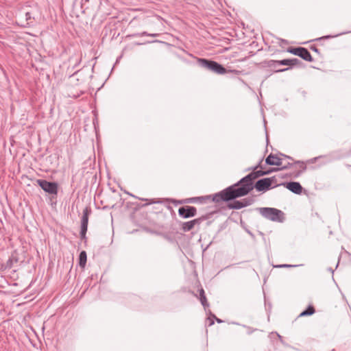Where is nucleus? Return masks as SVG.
Instances as JSON below:
<instances>
[{
    "label": "nucleus",
    "instance_id": "32",
    "mask_svg": "<svg viewBox=\"0 0 351 351\" xmlns=\"http://www.w3.org/2000/svg\"><path fill=\"white\" fill-rule=\"evenodd\" d=\"M243 327L245 328H246V332L248 334V335H250L252 332V330L250 329V327H246L245 326L243 325Z\"/></svg>",
    "mask_w": 351,
    "mask_h": 351
},
{
    "label": "nucleus",
    "instance_id": "11",
    "mask_svg": "<svg viewBox=\"0 0 351 351\" xmlns=\"http://www.w3.org/2000/svg\"><path fill=\"white\" fill-rule=\"evenodd\" d=\"M206 219V218L205 217H202L189 221L184 222L182 223V228L184 232L190 231L195 226H199L202 223V221H203Z\"/></svg>",
    "mask_w": 351,
    "mask_h": 351
},
{
    "label": "nucleus",
    "instance_id": "2",
    "mask_svg": "<svg viewBox=\"0 0 351 351\" xmlns=\"http://www.w3.org/2000/svg\"><path fill=\"white\" fill-rule=\"evenodd\" d=\"M239 197H241V179L235 184L215 193L213 197V201L217 203L220 202H228Z\"/></svg>",
    "mask_w": 351,
    "mask_h": 351
},
{
    "label": "nucleus",
    "instance_id": "19",
    "mask_svg": "<svg viewBox=\"0 0 351 351\" xmlns=\"http://www.w3.org/2000/svg\"><path fill=\"white\" fill-rule=\"evenodd\" d=\"M199 300H200L202 304L203 305V306L204 307V308L206 309V307L208 306V303L207 302V300H206L205 293H204V291L203 289H201L199 290Z\"/></svg>",
    "mask_w": 351,
    "mask_h": 351
},
{
    "label": "nucleus",
    "instance_id": "25",
    "mask_svg": "<svg viewBox=\"0 0 351 351\" xmlns=\"http://www.w3.org/2000/svg\"><path fill=\"white\" fill-rule=\"evenodd\" d=\"M276 335V336H277V337L279 339V340L280 341V342H281L282 343H284V341H283V339H282V337L280 335H279L278 332H271V333L269 334V337L270 338H271L272 335Z\"/></svg>",
    "mask_w": 351,
    "mask_h": 351
},
{
    "label": "nucleus",
    "instance_id": "7",
    "mask_svg": "<svg viewBox=\"0 0 351 351\" xmlns=\"http://www.w3.org/2000/svg\"><path fill=\"white\" fill-rule=\"evenodd\" d=\"M90 213V210L86 207L83 210V215L81 220V231L80 235L82 239L86 238V234L88 229V216Z\"/></svg>",
    "mask_w": 351,
    "mask_h": 351
},
{
    "label": "nucleus",
    "instance_id": "23",
    "mask_svg": "<svg viewBox=\"0 0 351 351\" xmlns=\"http://www.w3.org/2000/svg\"><path fill=\"white\" fill-rule=\"evenodd\" d=\"M229 208H236V209H239V208H241V202H239V201H237L235 202L233 204H230L228 205Z\"/></svg>",
    "mask_w": 351,
    "mask_h": 351
},
{
    "label": "nucleus",
    "instance_id": "24",
    "mask_svg": "<svg viewBox=\"0 0 351 351\" xmlns=\"http://www.w3.org/2000/svg\"><path fill=\"white\" fill-rule=\"evenodd\" d=\"M136 36H147L151 37H157L158 36V34H149L147 32H143L141 33L137 34Z\"/></svg>",
    "mask_w": 351,
    "mask_h": 351
},
{
    "label": "nucleus",
    "instance_id": "22",
    "mask_svg": "<svg viewBox=\"0 0 351 351\" xmlns=\"http://www.w3.org/2000/svg\"><path fill=\"white\" fill-rule=\"evenodd\" d=\"M254 202V199L251 198H243V208L246 207Z\"/></svg>",
    "mask_w": 351,
    "mask_h": 351
},
{
    "label": "nucleus",
    "instance_id": "16",
    "mask_svg": "<svg viewBox=\"0 0 351 351\" xmlns=\"http://www.w3.org/2000/svg\"><path fill=\"white\" fill-rule=\"evenodd\" d=\"M315 308L310 305L307 307V308L302 312H301L299 315V317H305L308 315H312L315 313Z\"/></svg>",
    "mask_w": 351,
    "mask_h": 351
},
{
    "label": "nucleus",
    "instance_id": "3",
    "mask_svg": "<svg viewBox=\"0 0 351 351\" xmlns=\"http://www.w3.org/2000/svg\"><path fill=\"white\" fill-rule=\"evenodd\" d=\"M260 214L265 219L272 221L282 222L284 213L282 210L275 208L263 207L258 208Z\"/></svg>",
    "mask_w": 351,
    "mask_h": 351
},
{
    "label": "nucleus",
    "instance_id": "9",
    "mask_svg": "<svg viewBox=\"0 0 351 351\" xmlns=\"http://www.w3.org/2000/svg\"><path fill=\"white\" fill-rule=\"evenodd\" d=\"M247 32H243V40H244L245 37V34ZM247 41L243 40V52L247 51L248 53H250V56H252L255 53V51H258L260 49L258 48L257 42L252 40L249 45H246Z\"/></svg>",
    "mask_w": 351,
    "mask_h": 351
},
{
    "label": "nucleus",
    "instance_id": "41",
    "mask_svg": "<svg viewBox=\"0 0 351 351\" xmlns=\"http://www.w3.org/2000/svg\"><path fill=\"white\" fill-rule=\"evenodd\" d=\"M300 173L301 172H298L296 176H298L300 174Z\"/></svg>",
    "mask_w": 351,
    "mask_h": 351
},
{
    "label": "nucleus",
    "instance_id": "13",
    "mask_svg": "<svg viewBox=\"0 0 351 351\" xmlns=\"http://www.w3.org/2000/svg\"><path fill=\"white\" fill-rule=\"evenodd\" d=\"M265 162L268 165L280 166L282 165V158L270 154L265 159Z\"/></svg>",
    "mask_w": 351,
    "mask_h": 351
},
{
    "label": "nucleus",
    "instance_id": "39",
    "mask_svg": "<svg viewBox=\"0 0 351 351\" xmlns=\"http://www.w3.org/2000/svg\"><path fill=\"white\" fill-rule=\"evenodd\" d=\"M281 41H282V42H284V43H287V40H284V39H281Z\"/></svg>",
    "mask_w": 351,
    "mask_h": 351
},
{
    "label": "nucleus",
    "instance_id": "36",
    "mask_svg": "<svg viewBox=\"0 0 351 351\" xmlns=\"http://www.w3.org/2000/svg\"><path fill=\"white\" fill-rule=\"evenodd\" d=\"M245 231L249 234H250L252 237H254V235L252 234V233L247 229H245Z\"/></svg>",
    "mask_w": 351,
    "mask_h": 351
},
{
    "label": "nucleus",
    "instance_id": "18",
    "mask_svg": "<svg viewBox=\"0 0 351 351\" xmlns=\"http://www.w3.org/2000/svg\"><path fill=\"white\" fill-rule=\"evenodd\" d=\"M199 300H200L202 304L203 305V306L204 307V308L206 309V307L208 306V303L207 302V300H206L205 293H204V291L203 289H201L199 290Z\"/></svg>",
    "mask_w": 351,
    "mask_h": 351
},
{
    "label": "nucleus",
    "instance_id": "14",
    "mask_svg": "<svg viewBox=\"0 0 351 351\" xmlns=\"http://www.w3.org/2000/svg\"><path fill=\"white\" fill-rule=\"evenodd\" d=\"M278 65L289 66H291L290 59H284L281 60H271L269 62V66H274L277 68Z\"/></svg>",
    "mask_w": 351,
    "mask_h": 351
},
{
    "label": "nucleus",
    "instance_id": "34",
    "mask_svg": "<svg viewBox=\"0 0 351 351\" xmlns=\"http://www.w3.org/2000/svg\"><path fill=\"white\" fill-rule=\"evenodd\" d=\"M212 317H213L214 319H215L218 323H221V322H222V320H221V319H219V318H217V317H216V316H215V315H212Z\"/></svg>",
    "mask_w": 351,
    "mask_h": 351
},
{
    "label": "nucleus",
    "instance_id": "10",
    "mask_svg": "<svg viewBox=\"0 0 351 351\" xmlns=\"http://www.w3.org/2000/svg\"><path fill=\"white\" fill-rule=\"evenodd\" d=\"M196 208L193 206H185L178 209V214L183 218H189L196 215Z\"/></svg>",
    "mask_w": 351,
    "mask_h": 351
},
{
    "label": "nucleus",
    "instance_id": "35",
    "mask_svg": "<svg viewBox=\"0 0 351 351\" xmlns=\"http://www.w3.org/2000/svg\"><path fill=\"white\" fill-rule=\"evenodd\" d=\"M208 319L210 321L209 326H212L214 324L213 319L210 317L208 318Z\"/></svg>",
    "mask_w": 351,
    "mask_h": 351
},
{
    "label": "nucleus",
    "instance_id": "20",
    "mask_svg": "<svg viewBox=\"0 0 351 351\" xmlns=\"http://www.w3.org/2000/svg\"><path fill=\"white\" fill-rule=\"evenodd\" d=\"M349 32H348V33H349ZM347 32H342V33L337 34L336 35H326V36H324L315 38V39L313 40L312 41L321 40H327V39H330V38H336V37H338V36H341L343 34H345Z\"/></svg>",
    "mask_w": 351,
    "mask_h": 351
},
{
    "label": "nucleus",
    "instance_id": "42",
    "mask_svg": "<svg viewBox=\"0 0 351 351\" xmlns=\"http://www.w3.org/2000/svg\"><path fill=\"white\" fill-rule=\"evenodd\" d=\"M242 25H243V29H244L245 27H244V23H242Z\"/></svg>",
    "mask_w": 351,
    "mask_h": 351
},
{
    "label": "nucleus",
    "instance_id": "27",
    "mask_svg": "<svg viewBox=\"0 0 351 351\" xmlns=\"http://www.w3.org/2000/svg\"><path fill=\"white\" fill-rule=\"evenodd\" d=\"M298 265H288V264H283V265H277L276 266V267H280V268H287V267H298Z\"/></svg>",
    "mask_w": 351,
    "mask_h": 351
},
{
    "label": "nucleus",
    "instance_id": "5",
    "mask_svg": "<svg viewBox=\"0 0 351 351\" xmlns=\"http://www.w3.org/2000/svg\"><path fill=\"white\" fill-rule=\"evenodd\" d=\"M289 53L298 56L308 62H313V59L307 49L302 47H289L287 49Z\"/></svg>",
    "mask_w": 351,
    "mask_h": 351
},
{
    "label": "nucleus",
    "instance_id": "21",
    "mask_svg": "<svg viewBox=\"0 0 351 351\" xmlns=\"http://www.w3.org/2000/svg\"><path fill=\"white\" fill-rule=\"evenodd\" d=\"M267 178L269 179V180H270L269 185H270V186H272V189L276 188L280 185H282V184L278 183V179H277L276 176H272V177Z\"/></svg>",
    "mask_w": 351,
    "mask_h": 351
},
{
    "label": "nucleus",
    "instance_id": "15",
    "mask_svg": "<svg viewBox=\"0 0 351 351\" xmlns=\"http://www.w3.org/2000/svg\"><path fill=\"white\" fill-rule=\"evenodd\" d=\"M295 164L300 165V167L302 169V171H304L306 170V166L305 165V164L303 162H301L300 160L295 161L294 163L287 162V165L282 167L280 169H281V170L282 169H287L291 168Z\"/></svg>",
    "mask_w": 351,
    "mask_h": 351
},
{
    "label": "nucleus",
    "instance_id": "38",
    "mask_svg": "<svg viewBox=\"0 0 351 351\" xmlns=\"http://www.w3.org/2000/svg\"><path fill=\"white\" fill-rule=\"evenodd\" d=\"M328 269H329V271H331L332 273L334 272V271L331 268H329Z\"/></svg>",
    "mask_w": 351,
    "mask_h": 351
},
{
    "label": "nucleus",
    "instance_id": "31",
    "mask_svg": "<svg viewBox=\"0 0 351 351\" xmlns=\"http://www.w3.org/2000/svg\"><path fill=\"white\" fill-rule=\"evenodd\" d=\"M25 18H26V21H29L32 19L31 13H29V12H27V13L25 14Z\"/></svg>",
    "mask_w": 351,
    "mask_h": 351
},
{
    "label": "nucleus",
    "instance_id": "29",
    "mask_svg": "<svg viewBox=\"0 0 351 351\" xmlns=\"http://www.w3.org/2000/svg\"><path fill=\"white\" fill-rule=\"evenodd\" d=\"M247 32H249V35H247V37H250V38H255V34H254V30H250V31H248Z\"/></svg>",
    "mask_w": 351,
    "mask_h": 351
},
{
    "label": "nucleus",
    "instance_id": "30",
    "mask_svg": "<svg viewBox=\"0 0 351 351\" xmlns=\"http://www.w3.org/2000/svg\"><path fill=\"white\" fill-rule=\"evenodd\" d=\"M311 49L313 51H315L317 53H319V50L317 49V47L315 45H313L311 47Z\"/></svg>",
    "mask_w": 351,
    "mask_h": 351
},
{
    "label": "nucleus",
    "instance_id": "4",
    "mask_svg": "<svg viewBox=\"0 0 351 351\" xmlns=\"http://www.w3.org/2000/svg\"><path fill=\"white\" fill-rule=\"evenodd\" d=\"M198 64L208 71H212L217 74H223L226 73V69L220 64L215 61L204 59L197 58Z\"/></svg>",
    "mask_w": 351,
    "mask_h": 351
},
{
    "label": "nucleus",
    "instance_id": "1",
    "mask_svg": "<svg viewBox=\"0 0 351 351\" xmlns=\"http://www.w3.org/2000/svg\"><path fill=\"white\" fill-rule=\"evenodd\" d=\"M263 158L259 160L257 165L254 167H249L245 170V171H249L252 170L249 174L243 177V196L247 195L251 191L253 190V181L256 180L261 176L269 175L272 172L278 171L281 170L280 168H269L266 171H263L262 167Z\"/></svg>",
    "mask_w": 351,
    "mask_h": 351
},
{
    "label": "nucleus",
    "instance_id": "6",
    "mask_svg": "<svg viewBox=\"0 0 351 351\" xmlns=\"http://www.w3.org/2000/svg\"><path fill=\"white\" fill-rule=\"evenodd\" d=\"M37 183L45 192L51 195H56L58 193V186L56 182H48L45 180H37Z\"/></svg>",
    "mask_w": 351,
    "mask_h": 351
},
{
    "label": "nucleus",
    "instance_id": "28",
    "mask_svg": "<svg viewBox=\"0 0 351 351\" xmlns=\"http://www.w3.org/2000/svg\"><path fill=\"white\" fill-rule=\"evenodd\" d=\"M196 199H200V197H197V198H195V197L189 198V199H186L184 201V202H186V203H193V202H195Z\"/></svg>",
    "mask_w": 351,
    "mask_h": 351
},
{
    "label": "nucleus",
    "instance_id": "37",
    "mask_svg": "<svg viewBox=\"0 0 351 351\" xmlns=\"http://www.w3.org/2000/svg\"><path fill=\"white\" fill-rule=\"evenodd\" d=\"M281 155H282V156H284V157H285V158H289V159H290V160H292V158H291V157H290V156H286V155H285V154H281Z\"/></svg>",
    "mask_w": 351,
    "mask_h": 351
},
{
    "label": "nucleus",
    "instance_id": "8",
    "mask_svg": "<svg viewBox=\"0 0 351 351\" xmlns=\"http://www.w3.org/2000/svg\"><path fill=\"white\" fill-rule=\"evenodd\" d=\"M269 179L267 178L258 180L255 184L253 183V189L255 188L259 192H265L272 189L269 185Z\"/></svg>",
    "mask_w": 351,
    "mask_h": 351
},
{
    "label": "nucleus",
    "instance_id": "17",
    "mask_svg": "<svg viewBox=\"0 0 351 351\" xmlns=\"http://www.w3.org/2000/svg\"><path fill=\"white\" fill-rule=\"evenodd\" d=\"M86 253L85 251H82L79 256V265L82 267H84L86 263Z\"/></svg>",
    "mask_w": 351,
    "mask_h": 351
},
{
    "label": "nucleus",
    "instance_id": "40",
    "mask_svg": "<svg viewBox=\"0 0 351 351\" xmlns=\"http://www.w3.org/2000/svg\"><path fill=\"white\" fill-rule=\"evenodd\" d=\"M82 2H86V1H88V0H81Z\"/></svg>",
    "mask_w": 351,
    "mask_h": 351
},
{
    "label": "nucleus",
    "instance_id": "33",
    "mask_svg": "<svg viewBox=\"0 0 351 351\" xmlns=\"http://www.w3.org/2000/svg\"><path fill=\"white\" fill-rule=\"evenodd\" d=\"M289 70V68H285V69H277L276 72H284Z\"/></svg>",
    "mask_w": 351,
    "mask_h": 351
},
{
    "label": "nucleus",
    "instance_id": "26",
    "mask_svg": "<svg viewBox=\"0 0 351 351\" xmlns=\"http://www.w3.org/2000/svg\"><path fill=\"white\" fill-rule=\"evenodd\" d=\"M290 61H291V66H293L298 64L299 63H301V61L298 58L290 59Z\"/></svg>",
    "mask_w": 351,
    "mask_h": 351
},
{
    "label": "nucleus",
    "instance_id": "12",
    "mask_svg": "<svg viewBox=\"0 0 351 351\" xmlns=\"http://www.w3.org/2000/svg\"><path fill=\"white\" fill-rule=\"evenodd\" d=\"M282 184L295 194H300L302 191V186L298 182H285Z\"/></svg>",
    "mask_w": 351,
    "mask_h": 351
}]
</instances>
